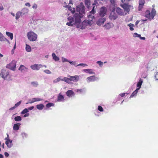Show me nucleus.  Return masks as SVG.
I'll return each instance as SVG.
<instances>
[{"mask_svg":"<svg viewBox=\"0 0 158 158\" xmlns=\"http://www.w3.org/2000/svg\"><path fill=\"white\" fill-rule=\"evenodd\" d=\"M130 0H121L122 4H121V6L124 10L127 12L130 11V8L132 6L131 5L129 4Z\"/></svg>","mask_w":158,"mask_h":158,"instance_id":"nucleus-1","label":"nucleus"},{"mask_svg":"<svg viewBox=\"0 0 158 158\" xmlns=\"http://www.w3.org/2000/svg\"><path fill=\"white\" fill-rule=\"evenodd\" d=\"M85 6L83 2H81L76 7V11L77 13L81 15V16L83 17L85 14Z\"/></svg>","mask_w":158,"mask_h":158,"instance_id":"nucleus-2","label":"nucleus"},{"mask_svg":"<svg viewBox=\"0 0 158 158\" xmlns=\"http://www.w3.org/2000/svg\"><path fill=\"white\" fill-rule=\"evenodd\" d=\"M156 15V12L155 9H152L151 12L149 10H147L145 12V17L150 20H151L154 18V17Z\"/></svg>","mask_w":158,"mask_h":158,"instance_id":"nucleus-3","label":"nucleus"},{"mask_svg":"<svg viewBox=\"0 0 158 158\" xmlns=\"http://www.w3.org/2000/svg\"><path fill=\"white\" fill-rule=\"evenodd\" d=\"M27 36L28 39L31 41H35L37 38V35L32 31L28 32Z\"/></svg>","mask_w":158,"mask_h":158,"instance_id":"nucleus-4","label":"nucleus"},{"mask_svg":"<svg viewBox=\"0 0 158 158\" xmlns=\"http://www.w3.org/2000/svg\"><path fill=\"white\" fill-rule=\"evenodd\" d=\"M83 16H81V15L77 13H75L74 15V23L73 24H77L80 23L81 22V18Z\"/></svg>","mask_w":158,"mask_h":158,"instance_id":"nucleus-5","label":"nucleus"},{"mask_svg":"<svg viewBox=\"0 0 158 158\" xmlns=\"http://www.w3.org/2000/svg\"><path fill=\"white\" fill-rule=\"evenodd\" d=\"M111 10H112V11L111 12L109 16V18L111 20H115L118 17L117 14L115 12V8L112 9Z\"/></svg>","mask_w":158,"mask_h":158,"instance_id":"nucleus-6","label":"nucleus"},{"mask_svg":"<svg viewBox=\"0 0 158 158\" xmlns=\"http://www.w3.org/2000/svg\"><path fill=\"white\" fill-rule=\"evenodd\" d=\"M1 77L5 79H6L9 75V73L8 71L5 69H2L0 73Z\"/></svg>","mask_w":158,"mask_h":158,"instance_id":"nucleus-7","label":"nucleus"},{"mask_svg":"<svg viewBox=\"0 0 158 158\" xmlns=\"http://www.w3.org/2000/svg\"><path fill=\"white\" fill-rule=\"evenodd\" d=\"M107 11V9L106 7L105 6L101 7L100 10L99 15L102 17L104 16L106 14Z\"/></svg>","mask_w":158,"mask_h":158,"instance_id":"nucleus-8","label":"nucleus"},{"mask_svg":"<svg viewBox=\"0 0 158 158\" xmlns=\"http://www.w3.org/2000/svg\"><path fill=\"white\" fill-rule=\"evenodd\" d=\"M69 83L71 84V81H73L74 82H77L79 81V77L78 76L75 75L74 76H69Z\"/></svg>","mask_w":158,"mask_h":158,"instance_id":"nucleus-9","label":"nucleus"},{"mask_svg":"<svg viewBox=\"0 0 158 158\" xmlns=\"http://www.w3.org/2000/svg\"><path fill=\"white\" fill-rule=\"evenodd\" d=\"M16 66V63L15 60L12 61L7 66V67L13 70H14Z\"/></svg>","mask_w":158,"mask_h":158,"instance_id":"nucleus-10","label":"nucleus"},{"mask_svg":"<svg viewBox=\"0 0 158 158\" xmlns=\"http://www.w3.org/2000/svg\"><path fill=\"white\" fill-rule=\"evenodd\" d=\"M43 65L41 64H35L33 65H32L31 66V68L35 70H39L40 68L42 67Z\"/></svg>","mask_w":158,"mask_h":158,"instance_id":"nucleus-11","label":"nucleus"},{"mask_svg":"<svg viewBox=\"0 0 158 158\" xmlns=\"http://www.w3.org/2000/svg\"><path fill=\"white\" fill-rule=\"evenodd\" d=\"M98 78L97 77L95 76H91L88 77L86 79L87 82L94 81L97 80Z\"/></svg>","mask_w":158,"mask_h":158,"instance_id":"nucleus-12","label":"nucleus"},{"mask_svg":"<svg viewBox=\"0 0 158 158\" xmlns=\"http://www.w3.org/2000/svg\"><path fill=\"white\" fill-rule=\"evenodd\" d=\"M42 100V99L39 98H33L29 100L28 102L26 103V104H27L28 103H32L36 101H41Z\"/></svg>","mask_w":158,"mask_h":158,"instance_id":"nucleus-13","label":"nucleus"},{"mask_svg":"<svg viewBox=\"0 0 158 158\" xmlns=\"http://www.w3.org/2000/svg\"><path fill=\"white\" fill-rule=\"evenodd\" d=\"M145 1L144 0H139V10L140 11L143 8V6L145 4Z\"/></svg>","mask_w":158,"mask_h":158,"instance_id":"nucleus-14","label":"nucleus"},{"mask_svg":"<svg viewBox=\"0 0 158 158\" xmlns=\"http://www.w3.org/2000/svg\"><path fill=\"white\" fill-rule=\"evenodd\" d=\"M106 20V19L105 18H101L99 19L97 21V23L98 25H101L104 23Z\"/></svg>","mask_w":158,"mask_h":158,"instance_id":"nucleus-15","label":"nucleus"},{"mask_svg":"<svg viewBox=\"0 0 158 158\" xmlns=\"http://www.w3.org/2000/svg\"><path fill=\"white\" fill-rule=\"evenodd\" d=\"M12 140L10 139H7L5 143L9 148H10L12 146Z\"/></svg>","mask_w":158,"mask_h":158,"instance_id":"nucleus-16","label":"nucleus"},{"mask_svg":"<svg viewBox=\"0 0 158 158\" xmlns=\"http://www.w3.org/2000/svg\"><path fill=\"white\" fill-rule=\"evenodd\" d=\"M21 125V124L20 123H17L14 124L13 126V130L15 131L18 130Z\"/></svg>","mask_w":158,"mask_h":158,"instance_id":"nucleus-17","label":"nucleus"},{"mask_svg":"<svg viewBox=\"0 0 158 158\" xmlns=\"http://www.w3.org/2000/svg\"><path fill=\"white\" fill-rule=\"evenodd\" d=\"M66 95L67 96L70 97L72 96H74L75 94L73 90H69L67 91Z\"/></svg>","mask_w":158,"mask_h":158,"instance_id":"nucleus-18","label":"nucleus"},{"mask_svg":"<svg viewBox=\"0 0 158 158\" xmlns=\"http://www.w3.org/2000/svg\"><path fill=\"white\" fill-rule=\"evenodd\" d=\"M20 12L22 15H24L28 14L29 12V9L27 8H24L22 9Z\"/></svg>","mask_w":158,"mask_h":158,"instance_id":"nucleus-19","label":"nucleus"},{"mask_svg":"<svg viewBox=\"0 0 158 158\" xmlns=\"http://www.w3.org/2000/svg\"><path fill=\"white\" fill-rule=\"evenodd\" d=\"M19 69L21 72H24L27 71V69L25 66L22 65L20 66Z\"/></svg>","mask_w":158,"mask_h":158,"instance_id":"nucleus-20","label":"nucleus"},{"mask_svg":"<svg viewBox=\"0 0 158 158\" xmlns=\"http://www.w3.org/2000/svg\"><path fill=\"white\" fill-rule=\"evenodd\" d=\"M143 82V81L142 80V79L141 78L139 79V82H138L137 83V90H139L140 89L141 87V85Z\"/></svg>","mask_w":158,"mask_h":158,"instance_id":"nucleus-21","label":"nucleus"},{"mask_svg":"<svg viewBox=\"0 0 158 158\" xmlns=\"http://www.w3.org/2000/svg\"><path fill=\"white\" fill-rule=\"evenodd\" d=\"M116 12L119 15H122L123 14V10L119 8V7L117 8Z\"/></svg>","mask_w":158,"mask_h":158,"instance_id":"nucleus-22","label":"nucleus"},{"mask_svg":"<svg viewBox=\"0 0 158 158\" xmlns=\"http://www.w3.org/2000/svg\"><path fill=\"white\" fill-rule=\"evenodd\" d=\"M93 9L91 11L89 12V13L90 14H95L96 12L95 10L97 7L96 6V5L95 3L93 4Z\"/></svg>","mask_w":158,"mask_h":158,"instance_id":"nucleus-23","label":"nucleus"},{"mask_svg":"<svg viewBox=\"0 0 158 158\" xmlns=\"http://www.w3.org/2000/svg\"><path fill=\"white\" fill-rule=\"evenodd\" d=\"M110 2L111 3V4L110 6V9L111 10V7H112V9L115 8V0H110Z\"/></svg>","mask_w":158,"mask_h":158,"instance_id":"nucleus-24","label":"nucleus"},{"mask_svg":"<svg viewBox=\"0 0 158 158\" xmlns=\"http://www.w3.org/2000/svg\"><path fill=\"white\" fill-rule=\"evenodd\" d=\"M44 107V105L42 104H38L36 105V107L37 109L40 110H42Z\"/></svg>","mask_w":158,"mask_h":158,"instance_id":"nucleus-25","label":"nucleus"},{"mask_svg":"<svg viewBox=\"0 0 158 158\" xmlns=\"http://www.w3.org/2000/svg\"><path fill=\"white\" fill-rule=\"evenodd\" d=\"M68 19L69 21L71 23H74V16L73 17L69 16L68 18Z\"/></svg>","mask_w":158,"mask_h":158,"instance_id":"nucleus-26","label":"nucleus"},{"mask_svg":"<svg viewBox=\"0 0 158 158\" xmlns=\"http://www.w3.org/2000/svg\"><path fill=\"white\" fill-rule=\"evenodd\" d=\"M52 56L53 60L55 61H57L59 60V58L56 56L54 53H53L52 54Z\"/></svg>","mask_w":158,"mask_h":158,"instance_id":"nucleus-27","label":"nucleus"},{"mask_svg":"<svg viewBox=\"0 0 158 158\" xmlns=\"http://www.w3.org/2000/svg\"><path fill=\"white\" fill-rule=\"evenodd\" d=\"M22 15L20 11H18L16 14L15 18L17 20L18 19L20 16Z\"/></svg>","mask_w":158,"mask_h":158,"instance_id":"nucleus-28","label":"nucleus"},{"mask_svg":"<svg viewBox=\"0 0 158 158\" xmlns=\"http://www.w3.org/2000/svg\"><path fill=\"white\" fill-rule=\"evenodd\" d=\"M84 71L85 72H87L89 74H95V72H93L92 69H85L84 70Z\"/></svg>","mask_w":158,"mask_h":158,"instance_id":"nucleus-29","label":"nucleus"},{"mask_svg":"<svg viewBox=\"0 0 158 158\" xmlns=\"http://www.w3.org/2000/svg\"><path fill=\"white\" fill-rule=\"evenodd\" d=\"M85 4L88 8H89L90 5L89 0H85Z\"/></svg>","mask_w":158,"mask_h":158,"instance_id":"nucleus-30","label":"nucleus"},{"mask_svg":"<svg viewBox=\"0 0 158 158\" xmlns=\"http://www.w3.org/2000/svg\"><path fill=\"white\" fill-rule=\"evenodd\" d=\"M138 90L136 89L135 90L132 92V93L131 95L130 98L133 97L134 96L136 95L137 94Z\"/></svg>","mask_w":158,"mask_h":158,"instance_id":"nucleus-31","label":"nucleus"},{"mask_svg":"<svg viewBox=\"0 0 158 158\" xmlns=\"http://www.w3.org/2000/svg\"><path fill=\"white\" fill-rule=\"evenodd\" d=\"M26 50L27 52H30L31 51V48L29 45L26 44Z\"/></svg>","mask_w":158,"mask_h":158,"instance_id":"nucleus-32","label":"nucleus"},{"mask_svg":"<svg viewBox=\"0 0 158 158\" xmlns=\"http://www.w3.org/2000/svg\"><path fill=\"white\" fill-rule=\"evenodd\" d=\"M6 34L8 36L10 37V38L11 40H12L13 39V34L12 33L9 32H6Z\"/></svg>","mask_w":158,"mask_h":158,"instance_id":"nucleus-33","label":"nucleus"},{"mask_svg":"<svg viewBox=\"0 0 158 158\" xmlns=\"http://www.w3.org/2000/svg\"><path fill=\"white\" fill-rule=\"evenodd\" d=\"M61 80L64 81L68 83H69V78L66 77H64L63 78L60 79Z\"/></svg>","mask_w":158,"mask_h":158,"instance_id":"nucleus-34","label":"nucleus"},{"mask_svg":"<svg viewBox=\"0 0 158 158\" xmlns=\"http://www.w3.org/2000/svg\"><path fill=\"white\" fill-rule=\"evenodd\" d=\"M14 119L16 121H21L22 118L20 116H18L15 117L14 118Z\"/></svg>","mask_w":158,"mask_h":158,"instance_id":"nucleus-35","label":"nucleus"},{"mask_svg":"<svg viewBox=\"0 0 158 158\" xmlns=\"http://www.w3.org/2000/svg\"><path fill=\"white\" fill-rule=\"evenodd\" d=\"M29 112L28 109L27 108H25L21 112V114H24L26 113H27Z\"/></svg>","mask_w":158,"mask_h":158,"instance_id":"nucleus-36","label":"nucleus"},{"mask_svg":"<svg viewBox=\"0 0 158 158\" xmlns=\"http://www.w3.org/2000/svg\"><path fill=\"white\" fill-rule=\"evenodd\" d=\"M54 106V104L53 103H49L48 104H47L46 105V106L48 108L50 107L51 106Z\"/></svg>","mask_w":158,"mask_h":158,"instance_id":"nucleus-37","label":"nucleus"},{"mask_svg":"<svg viewBox=\"0 0 158 158\" xmlns=\"http://www.w3.org/2000/svg\"><path fill=\"white\" fill-rule=\"evenodd\" d=\"M31 84L34 87H37L38 85V83L37 82H32Z\"/></svg>","mask_w":158,"mask_h":158,"instance_id":"nucleus-38","label":"nucleus"},{"mask_svg":"<svg viewBox=\"0 0 158 158\" xmlns=\"http://www.w3.org/2000/svg\"><path fill=\"white\" fill-rule=\"evenodd\" d=\"M22 136L23 139H24L25 138H27V134L24 132L22 133L21 134Z\"/></svg>","mask_w":158,"mask_h":158,"instance_id":"nucleus-39","label":"nucleus"},{"mask_svg":"<svg viewBox=\"0 0 158 158\" xmlns=\"http://www.w3.org/2000/svg\"><path fill=\"white\" fill-rule=\"evenodd\" d=\"M64 98L62 95H60V102H64Z\"/></svg>","mask_w":158,"mask_h":158,"instance_id":"nucleus-40","label":"nucleus"},{"mask_svg":"<svg viewBox=\"0 0 158 158\" xmlns=\"http://www.w3.org/2000/svg\"><path fill=\"white\" fill-rule=\"evenodd\" d=\"M135 35H137V37H140L141 39L142 40H145V37H141V35H139L137 33H135Z\"/></svg>","mask_w":158,"mask_h":158,"instance_id":"nucleus-41","label":"nucleus"},{"mask_svg":"<svg viewBox=\"0 0 158 158\" xmlns=\"http://www.w3.org/2000/svg\"><path fill=\"white\" fill-rule=\"evenodd\" d=\"M6 38L4 37V36L3 35L0 38V40L1 41H5Z\"/></svg>","mask_w":158,"mask_h":158,"instance_id":"nucleus-42","label":"nucleus"},{"mask_svg":"<svg viewBox=\"0 0 158 158\" xmlns=\"http://www.w3.org/2000/svg\"><path fill=\"white\" fill-rule=\"evenodd\" d=\"M88 17L89 18V20H92L93 18H94V16H92V15H90V14L88 15Z\"/></svg>","mask_w":158,"mask_h":158,"instance_id":"nucleus-43","label":"nucleus"},{"mask_svg":"<svg viewBox=\"0 0 158 158\" xmlns=\"http://www.w3.org/2000/svg\"><path fill=\"white\" fill-rule=\"evenodd\" d=\"M21 103V101H20L19 102H18L17 103H16L15 104V107L16 108L18 106H19L20 104Z\"/></svg>","mask_w":158,"mask_h":158,"instance_id":"nucleus-44","label":"nucleus"},{"mask_svg":"<svg viewBox=\"0 0 158 158\" xmlns=\"http://www.w3.org/2000/svg\"><path fill=\"white\" fill-rule=\"evenodd\" d=\"M98 110L100 111H103V108L101 106H99L98 107Z\"/></svg>","mask_w":158,"mask_h":158,"instance_id":"nucleus-45","label":"nucleus"},{"mask_svg":"<svg viewBox=\"0 0 158 158\" xmlns=\"http://www.w3.org/2000/svg\"><path fill=\"white\" fill-rule=\"evenodd\" d=\"M44 72H45V73H46L47 74H51V71L48 69H46V70H44Z\"/></svg>","mask_w":158,"mask_h":158,"instance_id":"nucleus-46","label":"nucleus"},{"mask_svg":"<svg viewBox=\"0 0 158 158\" xmlns=\"http://www.w3.org/2000/svg\"><path fill=\"white\" fill-rule=\"evenodd\" d=\"M62 60L63 62H69V60H68L66 58H65L62 57Z\"/></svg>","mask_w":158,"mask_h":158,"instance_id":"nucleus-47","label":"nucleus"},{"mask_svg":"<svg viewBox=\"0 0 158 158\" xmlns=\"http://www.w3.org/2000/svg\"><path fill=\"white\" fill-rule=\"evenodd\" d=\"M97 63L99 65H100V66H102V65L103 64V63L101 61H98L97 62Z\"/></svg>","mask_w":158,"mask_h":158,"instance_id":"nucleus-48","label":"nucleus"},{"mask_svg":"<svg viewBox=\"0 0 158 158\" xmlns=\"http://www.w3.org/2000/svg\"><path fill=\"white\" fill-rule=\"evenodd\" d=\"M66 25L69 26H73V23H71L70 22H69H69L67 23Z\"/></svg>","mask_w":158,"mask_h":158,"instance_id":"nucleus-49","label":"nucleus"},{"mask_svg":"<svg viewBox=\"0 0 158 158\" xmlns=\"http://www.w3.org/2000/svg\"><path fill=\"white\" fill-rule=\"evenodd\" d=\"M37 5L35 4H34L32 6V8L34 9H36L37 8Z\"/></svg>","mask_w":158,"mask_h":158,"instance_id":"nucleus-50","label":"nucleus"},{"mask_svg":"<svg viewBox=\"0 0 158 158\" xmlns=\"http://www.w3.org/2000/svg\"><path fill=\"white\" fill-rule=\"evenodd\" d=\"M4 8L2 5V4H0V11H2L3 10Z\"/></svg>","mask_w":158,"mask_h":158,"instance_id":"nucleus-51","label":"nucleus"},{"mask_svg":"<svg viewBox=\"0 0 158 158\" xmlns=\"http://www.w3.org/2000/svg\"><path fill=\"white\" fill-rule=\"evenodd\" d=\"M59 81V78H58L54 80L53 81V82H55V83H56V82H58Z\"/></svg>","mask_w":158,"mask_h":158,"instance_id":"nucleus-52","label":"nucleus"},{"mask_svg":"<svg viewBox=\"0 0 158 158\" xmlns=\"http://www.w3.org/2000/svg\"><path fill=\"white\" fill-rule=\"evenodd\" d=\"M155 78L156 80H158V73H157L155 76Z\"/></svg>","mask_w":158,"mask_h":158,"instance_id":"nucleus-53","label":"nucleus"},{"mask_svg":"<svg viewBox=\"0 0 158 158\" xmlns=\"http://www.w3.org/2000/svg\"><path fill=\"white\" fill-rule=\"evenodd\" d=\"M68 10H70V11H71V12H72V7L71 6H69V5H68Z\"/></svg>","mask_w":158,"mask_h":158,"instance_id":"nucleus-54","label":"nucleus"},{"mask_svg":"<svg viewBox=\"0 0 158 158\" xmlns=\"http://www.w3.org/2000/svg\"><path fill=\"white\" fill-rule=\"evenodd\" d=\"M25 5L27 6H28L29 7H30L31 6V5L29 2H27L25 4Z\"/></svg>","mask_w":158,"mask_h":158,"instance_id":"nucleus-55","label":"nucleus"},{"mask_svg":"<svg viewBox=\"0 0 158 158\" xmlns=\"http://www.w3.org/2000/svg\"><path fill=\"white\" fill-rule=\"evenodd\" d=\"M34 108V106H32L31 107H28V108L27 109H28V110H32V109H33Z\"/></svg>","mask_w":158,"mask_h":158,"instance_id":"nucleus-56","label":"nucleus"},{"mask_svg":"<svg viewBox=\"0 0 158 158\" xmlns=\"http://www.w3.org/2000/svg\"><path fill=\"white\" fill-rule=\"evenodd\" d=\"M128 26H129L130 27H133L134 25L132 24V23H130L128 25Z\"/></svg>","mask_w":158,"mask_h":158,"instance_id":"nucleus-57","label":"nucleus"},{"mask_svg":"<svg viewBox=\"0 0 158 158\" xmlns=\"http://www.w3.org/2000/svg\"><path fill=\"white\" fill-rule=\"evenodd\" d=\"M126 93H122L120 95L121 97H123L125 96Z\"/></svg>","mask_w":158,"mask_h":158,"instance_id":"nucleus-58","label":"nucleus"},{"mask_svg":"<svg viewBox=\"0 0 158 158\" xmlns=\"http://www.w3.org/2000/svg\"><path fill=\"white\" fill-rule=\"evenodd\" d=\"M79 65H81V66H86V65H86V64H80L77 65V66H79Z\"/></svg>","mask_w":158,"mask_h":158,"instance_id":"nucleus-59","label":"nucleus"},{"mask_svg":"<svg viewBox=\"0 0 158 158\" xmlns=\"http://www.w3.org/2000/svg\"><path fill=\"white\" fill-rule=\"evenodd\" d=\"M4 155L6 157H8L9 156V154L7 152H5L4 153Z\"/></svg>","mask_w":158,"mask_h":158,"instance_id":"nucleus-60","label":"nucleus"},{"mask_svg":"<svg viewBox=\"0 0 158 158\" xmlns=\"http://www.w3.org/2000/svg\"><path fill=\"white\" fill-rule=\"evenodd\" d=\"M29 113H26L24 115V117H28V116H29Z\"/></svg>","mask_w":158,"mask_h":158,"instance_id":"nucleus-61","label":"nucleus"},{"mask_svg":"<svg viewBox=\"0 0 158 158\" xmlns=\"http://www.w3.org/2000/svg\"><path fill=\"white\" fill-rule=\"evenodd\" d=\"M15 108H16V107L14 106L12 107L11 108H10L9 110H12L14 109Z\"/></svg>","mask_w":158,"mask_h":158,"instance_id":"nucleus-62","label":"nucleus"},{"mask_svg":"<svg viewBox=\"0 0 158 158\" xmlns=\"http://www.w3.org/2000/svg\"><path fill=\"white\" fill-rule=\"evenodd\" d=\"M75 8H73H73H72V13H74V12H75Z\"/></svg>","mask_w":158,"mask_h":158,"instance_id":"nucleus-63","label":"nucleus"},{"mask_svg":"<svg viewBox=\"0 0 158 158\" xmlns=\"http://www.w3.org/2000/svg\"><path fill=\"white\" fill-rule=\"evenodd\" d=\"M69 63H70L71 64H73V65H74L75 64V62H70V61H69Z\"/></svg>","mask_w":158,"mask_h":158,"instance_id":"nucleus-64","label":"nucleus"}]
</instances>
